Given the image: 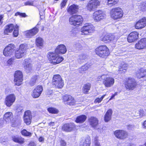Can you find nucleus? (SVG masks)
Instances as JSON below:
<instances>
[{"mask_svg": "<svg viewBox=\"0 0 146 146\" xmlns=\"http://www.w3.org/2000/svg\"><path fill=\"white\" fill-rule=\"evenodd\" d=\"M141 9L142 11H144L146 10V3H141L140 6Z\"/></svg>", "mask_w": 146, "mask_h": 146, "instance_id": "nucleus-47", "label": "nucleus"}, {"mask_svg": "<svg viewBox=\"0 0 146 146\" xmlns=\"http://www.w3.org/2000/svg\"><path fill=\"white\" fill-rule=\"evenodd\" d=\"M106 95H104L101 97L100 98H96L95 101V102L96 103H99L101 102L102 100H103L104 97Z\"/></svg>", "mask_w": 146, "mask_h": 146, "instance_id": "nucleus-48", "label": "nucleus"}, {"mask_svg": "<svg viewBox=\"0 0 146 146\" xmlns=\"http://www.w3.org/2000/svg\"><path fill=\"white\" fill-rule=\"evenodd\" d=\"M117 92H115L111 96V97L109 99V100H111L112 99H113L114 98L115 96L117 95Z\"/></svg>", "mask_w": 146, "mask_h": 146, "instance_id": "nucleus-60", "label": "nucleus"}, {"mask_svg": "<svg viewBox=\"0 0 146 146\" xmlns=\"http://www.w3.org/2000/svg\"><path fill=\"white\" fill-rule=\"evenodd\" d=\"M55 52H57L58 54H65L67 51L66 46L63 44H61L58 45L56 48Z\"/></svg>", "mask_w": 146, "mask_h": 146, "instance_id": "nucleus-24", "label": "nucleus"}, {"mask_svg": "<svg viewBox=\"0 0 146 146\" xmlns=\"http://www.w3.org/2000/svg\"><path fill=\"white\" fill-rule=\"evenodd\" d=\"M32 115L31 111L28 110L24 112L23 116L24 121L27 125H29L31 123Z\"/></svg>", "mask_w": 146, "mask_h": 146, "instance_id": "nucleus-14", "label": "nucleus"}, {"mask_svg": "<svg viewBox=\"0 0 146 146\" xmlns=\"http://www.w3.org/2000/svg\"><path fill=\"white\" fill-rule=\"evenodd\" d=\"M13 115L11 112H8L5 113L4 116V119L7 122L9 123L12 119Z\"/></svg>", "mask_w": 146, "mask_h": 146, "instance_id": "nucleus-31", "label": "nucleus"}, {"mask_svg": "<svg viewBox=\"0 0 146 146\" xmlns=\"http://www.w3.org/2000/svg\"><path fill=\"white\" fill-rule=\"evenodd\" d=\"M25 54L19 50L15 52V56L17 58H20L24 56Z\"/></svg>", "mask_w": 146, "mask_h": 146, "instance_id": "nucleus-38", "label": "nucleus"}, {"mask_svg": "<svg viewBox=\"0 0 146 146\" xmlns=\"http://www.w3.org/2000/svg\"><path fill=\"white\" fill-rule=\"evenodd\" d=\"M90 138L88 137L85 139H83L80 143V146H90Z\"/></svg>", "mask_w": 146, "mask_h": 146, "instance_id": "nucleus-32", "label": "nucleus"}, {"mask_svg": "<svg viewBox=\"0 0 146 146\" xmlns=\"http://www.w3.org/2000/svg\"><path fill=\"white\" fill-rule=\"evenodd\" d=\"M100 2L98 0H91L88 3L86 8L90 11H93L98 7Z\"/></svg>", "mask_w": 146, "mask_h": 146, "instance_id": "nucleus-8", "label": "nucleus"}, {"mask_svg": "<svg viewBox=\"0 0 146 146\" xmlns=\"http://www.w3.org/2000/svg\"><path fill=\"white\" fill-rule=\"evenodd\" d=\"M14 60V58H11L10 59H9V60H8L7 62V63L8 65H11L13 62Z\"/></svg>", "mask_w": 146, "mask_h": 146, "instance_id": "nucleus-55", "label": "nucleus"}, {"mask_svg": "<svg viewBox=\"0 0 146 146\" xmlns=\"http://www.w3.org/2000/svg\"><path fill=\"white\" fill-rule=\"evenodd\" d=\"M15 99L16 97L14 94H10L6 97L5 99V103L7 106L10 107L15 102Z\"/></svg>", "mask_w": 146, "mask_h": 146, "instance_id": "nucleus-15", "label": "nucleus"}, {"mask_svg": "<svg viewBox=\"0 0 146 146\" xmlns=\"http://www.w3.org/2000/svg\"><path fill=\"white\" fill-rule=\"evenodd\" d=\"M136 76L139 78L146 77V69L143 68L140 69L136 72Z\"/></svg>", "mask_w": 146, "mask_h": 146, "instance_id": "nucleus-25", "label": "nucleus"}, {"mask_svg": "<svg viewBox=\"0 0 146 146\" xmlns=\"http://www.w3.org/2000/svg\"><path fill=\"white\" fill-rule=\"evenodd\" d=\"M114 39V37L113 36L111 35H106L104 37H101L100 39L105 43H107L113 40Z\"/></svg>", "mask_w": 146, "mask_h": 146, "instance_id": "nucleus-26", "label": "nucleus"}, {"mask_svg": "<svg viewBox=\"0 0 146 146\" xmlns=\"http://www.w3.org/2000/svg\"><path fill=\"white\" fill-rule=\"evenodd\" d=\"M90 67V66L89 64H86L79 68V71L81 73H82L83 72L88 70Z\"/></svg>", "mask_w": 146, "mask_h": 146, "instance_id": "nucleus-39", "label": "nucleus"}, {"mask_svg": "<svg viewBox=\"0 0 146 146\" xmlns=\"http://www.w3.org/2000/svg\"><path fill=\"white\" fill-rule=\"evenodd\" d=\"M24 139L21 137H20L17 143H19L21 144H22L23 143H24Z\"/></svg>", "mask_w": 146, "mask_h": 146, "instance_id": "nucleus-57", "label": "nucleus"}, {"mask_svg": "<svg viewBox=\"0 0 146 146\" xmlns=\"http://www.w3.org/2000/svg\"><path fill=\"white\" fill-rule=\"evenodd\" d=\"M15 15L16 16L19 15L21 17H25L26 16V15L25 13H21L19 12H17L15 13Z\"/></svg>", "mask_w": 146, "mask_h": 146, "instance_id": "nucleus-50", "label": "nucleus"}, {"mask_svg": "<svg viewBox=\"0 0 146 146\" xmlns=\"http://www.w3.org/2000/svg\"><path fill=\"white\" fill-rule=\"evenodd\" d=\"M42 91V88L41 86H37L33 91L32 96L33 98L39 97Z\"/></svg>", "mask_w": 146, "mask_h": 146, "instance_id": "nucleus-20", "label": "nucleus"}, {"mask_svg": "<svg viewBox=\"0 0 146 146\" xmlns=\"http://www.w3.org/2000/svg\"><path fill=\"white\" fill-rule=\"evenodd\" d=\"M38 31V29L35 27L31 29L25 31V35L27 37L31 38L36 35Z\"/></svg>", "mask_w": 146, "mask_h": 146, "instance_id": "nucleus-17", "label": "nucleus"}, {"mask_svg": "<svg viewBox=\"0 0 146 146\" xmlns=\"http://www.w3.org/2000/svg\"><path fill=\"white\" fill-rule=\"evenodd\" d=\"M143 127L144 128H146V120L142 124Z\"/></svg>", "mask_w": 146, "mask_h": 146, "instance_id": "nucleus-63", "label": "nucleus"}, {"mask_svg": "<svg viewBox=\"0 0 146 146\" xmlns=\"http://www.w3.org/2000/svg\"><path fill=\"white\" fill-rule=\"evenodd\" d=\"M87 119V117L85 115H82L77 117L76 122L77 123H82L84 122Z\"/></svg>", "mask_w": 146, "mask_h": 146, "instance_id": "nucleus-36", "label": "nucleus"}, {"mask_svg": "<svg viewBox=\"0 0 146 146\" xmlns=\"http://www.w3.org/2000/svg\"><path fill=\"white\" fill-rule=\"evenodd\" d=\"M47 56L51 63L54 65L60 63L63 60V58L60 56L58 54L55 52V50L54 52H49Z\"/></svg>", "mask_w": 146, "mask_h": 146, "instance_id": "nucleus-1", "label": "nucleus"}, {"mask_svg": "<svg viewBox=\"0 0 146 146\" xmlns=\"http://www.w3.org/2000/svg\"><path fill=\"white\" fill-rule=\"evenodd\" d=\"M32 47V45H31L30 46L29 44H27L26 43L22 44L20 45L19 50L25 54V52L27 49Z\"/></svg>", "mask_w": 146, "mask_h": 146, "instance_id": "nucleus-29", "label": "nucleus"}, {"mask_svg": "<svg viewBox=\"0 0 146 146\" xmlns=\"http://www.w3.org/2000/svg\"><path fill=\"white\" fill-rule=\"evenodd\" d=\"M19 27L17 25L15 26L14 30L13 32V35L14 36L17 37L19 34Z\"/></svg>", "mask_w": 146, "mask_h": 146, "instance_id": "nucleus-43", "label": "nucleus"}, {"mask_svg": "<svg viewBox=\"0 0 146 146\" xmlns=\"http://www.w3.org/2000/svg\"><path fill=\"white\" fill-rule=\"evenodd\" d=\"M97 55L100 57L106 58L110 54L109 49L106 45H102L97 48L96 49Z\"/></svg>", "mask_w": 146, "mask_h": 146, "instance_id": "nucleus-2", "label": "nucleus"}, {"mask_svg": "<svg viewBox=\"0 0 146 146\" xmlns=\"http://www.w3.org/2000/svg\"><path fill=\"white\" fill-rule=\"evenodd\" d=\"M60 146H66V143L64 140H61L60 141Z\"/></svg>", "mask_w": 146, "mask_h": 146, "instance_id": "nucleus-59", "label": "nucleus"}, {"mask_svg": "<svg viewBox=\"0 0 146 146\" xmlns=\"http://www.w3.org/2000/svg\"><path fill=\"white\" fill-rule=\"evenodd\" d=\"M62 98L65 104L70 105H73L75 103V100L70 95H66L63 96Z\"/></svg>", "mask_w": 146, "mask_h": 146, "instance_id": "nucleus-16", "label": "nucleus"}, {"mask_svg": "<svg viewBox=\"0 0 146 146\" xmlns=\"http://www.w3.org/2000/svg\"><path fill=\"white\" fill-rule=\"evenodd\" d=\"M15 48V46L14 44H9L4 49L3 54L6 56H10L14 54Z\"/></svg>", "mask_w": 146, "mask_h": 146, "instance_id": "nucleus-7", "label": "nucleus"}, {"mask_svg": "<svg viewBox=\"0 0 146 146\" xmlns=\"http://www.w3.org/2000/svg\"><path fill=\"white\" fill-rule=\"evenodd\" d=\"M90 87L91 85L89 84H85L83 88V92L85 94H87L90 90Z\"/></svg>", "mask_w": 146, "mask_h": 146, "instance_id": "nucleus-40", "label": "nucleus"}, {"mask_svg": "<svg viewBox=\"0 0 146 146\" xmlns=\"http://www.w3.org/2000/svg\"><path fill=\"white\" fill-rule=\"evenodd\" d=\"M52 84L54 87L59 88H62L64 86L63 81L59 74L54 75L52 79Z\"/></svg>", "mask_w": 146, "mask_h": 146, "instance_id": "nucleus-6", "label": "nucleus"}, {"mask_svg": "<svg viewBox=\"0 0 146 146\" xmlns=\"http://www.w3.org/2000/svg\"><path fill=\"white\" fill-rule=\"evenodd\" d=\"M20 137L18 136H14L12 137L13 140L15 142L17 143Z\"/></svg>", "mask_w": 146, "mask_h": 146, "instance_id": "nucleus-56", "label": "nucleus"}, {"mask_svg": "<svg viewBox=\"0 0 146 146\" xmlns=\"http://www.w3.org/2000/svg\"><path fill=\"white\" fill-rule=\"evenodd\" d=\"M146 25V19L145 17L138 21L135 25V28L137 29H141Z\"/></svg>", "mask_w": 146, "mask_h": 146, "instance_id": "nucleus-18", "label": "nucleus"}, {"mask_svg": "<svg viewBox=\"0 0 146 146\" xmlns=\"http://www.w3.org/2000/svg\"><path fill=\"white\" fill-rule=\"evenodd\" d=\"M95 30V27L92 24L86 23L81 28L80 34L82 35H88L93 33Z\"/></svg>", "mask_w": 146, "mask_h": 146, "instance_id": "nucleus-3", "label": "nucleus"}, {"mask_svg": "<svg viewBox=\"0 0 146 146\" xmlns=\"http://www.w3.org/2000/svg\"><path fill=\"white\" fill-rule=\"evenodd\" d=\"M139 116L140 117H142L146 115V110L141 109L139 112Z\"/></svg>", "mask_w": 146, "mask_h": 146, "instance_id": "nucleus-45", "label": "nucleus"}, {"mask_svg": "<svg viewBox=\"0 0 146 146\" xmlns=\"http://www.w3.org/2000/svg\"><path fill=\"white\" fill-rule=\"evenodd\" d=\"M75 125L74 123L66 124L62 127V129L63 130L67 132H70L75 128Z\"/></svg>", "mask_w": 146, "mask_h": 146, "instance_id": "nucleus-21", "label": "nucleus"}, {"mask_svg": "<svg viewBox=\"0 0 146 146\" xmlns=\"http://www.w3.org/2000/svg\"><path fill=\"white\" fill-rule=\"evenodd\" d=\"M67 2V0H63L61 4V8L64 7Z\"/></svg>", "mask_w": 146, "mask_h": 146, "instance_id": "nucleus-58", "label": "nucleus"}, {"mask_svg": "<svg viewBox=\"0 0 146 146\" xmlns=\"http://www.w3.org/2000/svg\"><path fill=\"white\" fill-rule=\"evenodd\" d=\"M40 79V77L38 76H33L29 82L30 85L31 86H34L37 82H38Z\"/></svg>", "mask_w": 146, "mask_h": 146, "instance_id": "nucleus-35", "label": "nucleus"}, {"mask_svg": "<svg viewBox=\"0 0 146 146\" xmlns=\"http://www.w3.org/2000/svg\"><path fill=\"white\" fill-rule=\"evenodd\" d=\"M78 6L74 4L70 6L68 9V11L70 14H73L76 13L78 9Z\"/></svg>", "mask_w": 146, "mask_h": 146, "instance_id": "nucleus-28", "label": "nucleus"}, {"mask_svg": "<svg viewBox=\"0 0 146 146\" xmlns=\"http://www.w3.org/2000/svg\"><path fill=\"white\" fill-rule=\"evenodd\" d=\"M114 134L117 138L121 139L126 138L128 136L127 133L122 130H116L114 132Z\"/></svg>", "mask_w": 146, "mask_h": 146, "instance_id": "nucleus-13", "label": "nucleus"}, {"mask_svg": "<svg viewBox=\"0 0 146 146\" xmlns=\"http://www.w3.org/2000/svg\"><path fill=\"white\" fill-rule=\"evenodd\" d=\"M23 74L22 72L20 71H17L14 74V82L15 85L20 86L23 80Z\"/></svg>", "mask_w": 146, "mask_h": 146, "instance_id": "nucleus-10", "label": "nucleus"}, {"mask_svg": "<svg viewBox=\"0 0 146 146\" xmlns=\"http://www.w3.org/2000/svg\"><path fill=\"white\" fill-rule=\"evenodd\" d=\"M115 82V80L111 77H108L106 75L103 83L105 86L107 88H110L112 86Z\"/></svg>", "mask_w": 146, "mask_h": 146, "instance_id": "nucleus-12", "label": "nucleus"}, {"mask_svg": "<svg viewBox=\"0 0 146 146\" xmlns=\"http://www.w3.org/2000/svg\"><path fill=\"white\" fill-rule=\"evenodd\" d=\"M90 125L93 127H95L98 124V120L96 117L92 116L89 119Z\"/></svg>", "mask_w": 146, "mask_h": 146, "instance_id": "nucleus-27", "label": "nucleus"}, {"mask_svg": "<svg viewBox=\"0 0 146 146\" xmlns=\"http://www.w3.org/2000/svg\"><path fill=\"white\" fill-rule=\"evenodd\" d=\"M110 13L111 17L114 19H120L123 15V11L119 7L112 9L110 11Z\"/></svg>", "mask_w": 146, "mask_h": 146, "instance_id": "nucleus-4", "label": "nucleus"}, {"mask_svg": "<svg viewBox=\"0 0 146 146\" xmlns=\"http://www.w3.org/2000/svg\"><path fill=\"white\" fill-rule=\"evenodd\" d=\"M75 47L76 49L80 50L82 48V46L80 43H77L75 45Z\"/></svg>", "mask_w": 146, "mask_h": 146, "instance_id": "nucleus-53", "label": "nucleus"}, {"mask_svg": "<svg viewBox=\"0 0 146 146\" xmlns=\"http://www.w3.org/2000/svg\"><path fill=\"white\" fill-rule=\"evenodd\" d=\"M47 110L50 113L53 114H56L58 112V110L55 108H49L47 109Z\"/></svg>", "mask_w": 146, "mask_h": 146, "instance_id": "nucleus-41", "label": "nucleus"}, {"mask_svg": "<svg viewBox=\"0 0 146 146\" xmlns=\"http://www.w3.org/2000/svg\"><path fill=\"white\" fill-rule=\"evenodd\" d=\"M38 141L40 142H42V143L44 142V138L42 137H40L38 139Z\"/></svg>", "mask_w": 146, "mask_h": 146, "instance_id": "nucleus-61", "label": "nucleus"}, {"mask_svg": "<svg viewBox=\"0 0 146 146\" xmlns=\"http://www.w3.org/2000/svg\"><path fill=\"white\" fill-rule=\"evenodd\" d=\"M28 146H36V145L33 142H31L28 145Z\"/></svg>", "mask_w": 146, "mask_h": 146, "instance_id": "nucleus-62", "label": "nucleus"}, {"mask_svg": "<svg viewBox=\"0 0 146 146\" xmlns=\"http://www.w3.org/2000/svg\"><path fill=\"white\" fill-rule=\"evenodd\" d=\"M127 69V65L126 64H123L119 67V71H121V72H125L126 71Z\"/></svg>", "mask_w": 146, "mask_h": 146, "instance_id": "nucleus-42", "label": "nucleus"}, {"mask_svg": "<svg viewBox=\"0 0 146 146\" xmlns=\"http://www.w3.org/2000/svg\"><path fill=\"white\" fill-rule=\"evenodd\" d=\"M36 45L38 47H42L43 44V41L42 38L40 37H38L36 39Z\"/></svg>", "mask_w": 146, "mask_h": 146, "instance_id": "nucleus-37", "label": "nucleus"}, {"mask_svg": "<svg viewBox=\"0 0 146 146\" xmlns=\"http://www.w3.org/2000/svg\"><path fill=\"white\" fill-rule=\"evenodd\" d=\"M22 135L26 136H31L32 135L31 133L27 131L26 129H24L21 131Z\"/></svg>", "mask_w": 146, "mask_h": 146, "instance_id": "nucleus-44", "label": "nucleus"}, {"mask_svg": "<svg viewBox=\"0 0 146 146\" xmlns=\"http://www.w3.org/2000/svg\"><path fill=\"white\" fill-rule=\"evenodd\" d=\"M78 31L77 28H75L73 29L72 30L70 31V33L73 34V35H76L78 33Z\"/></svg>", "mask_w": 146, "mask_h": 146, "instance_id": "nucleus-54", "label": "nucleus"}, {"mask_svg": "<svg viewBox=\"0 0 146 146\" xmlns=\"http://www.w3.org/2000/svg\"><path fill=\"white\" fill-rule=\"evenodd\" d=\"M33 1H27L25 3V5H30V6H34V3H33Z\"/></svg>", "mask_w": 146, "mask_h": 146, "instance_id": "nucleus-51", "label": "nucleus"}, {"mask_svg": "<svg viewBox=\"0 0 146 146\" xmlns=\"http://www.w3.org/2000/svg\"><path fill=\"white\" fill-rule=\"evenodd\" d=\"M112 112V110L110 109H109L107 111L104 117V120L106 122H107L111 119Z\"/></svg>", "mask_w": 146, "mask_h": 146, "instance_id": "nucleus-34", "label": "nucleus"}, {"mask_svg": "<svg viewBox=\"0 0 146 146\" xmlns=\"http://www.w3.org/2000/svg\"><path fill=\"white\" fill-rule=\"evenodd\" d=\"M136 83L135 80L131 78H129L125 81V86L127 89L133 90L135 87Z\"/></svg>", "mask_w": 146, "mask_h": 146, "instance_id": "nucleus-9", "label": "nucleus"}, {"mask_svg": "<svg viewBox=\"0 0 146 146\" xmlns=\"http://www.w3.org/2000/svg\"><path fill=\"white\" fill-rule=\"evenodd\" d=\"M106 75L102 74L101 75L98 76L96 79L97 81H101L102 80H104Z\"/></svg>", "mask_w": 146, "mask_h": 146, "instance_id": "nucleus-46", "label": "nucleus"}, {"mask_svg": "<svg viewBox=\"0 0 146 146\" xmlns=\"http://www.w3.org/2000/svg\"><path fill=\"white\" fill-rule=\"evenodd\" d=\"M135 48L138 49H141L144 48L146 46V39L142 38L135 45Z\"/></svg>", "mask_w": 146, "mask_h": 146, "instance_id": "nucleus-22", "label": "nucleus"}, {"mask_svg": "<svg viewBox=\"0 0 146 146\" xmlns=\"http://www.w3.org/2000/svg\"><path fill=\"white\" fill-rule=\"evenodd\" d=\"M118 2V0H108L109 4L115 5Z\"/></svg>", "mask_w": 146, "mask_h": 146, "instance_id": "nucleus-49", "label": "nucleus"}, {"mask_svg": "<svg viewBox=\"0 0 146 146\" xmlns=\"http://www.w3.org/2000/svg\"><path fill=\"white\" fill-rule=\"evenodd\" d=\"M14 26L13 24H11L6 26L4 31L5 35H8V33L11 32L14 29Z\"/></svg>", "mask_w": 146, "mask_h": 146, "instance_id": "nucleus-30", "label": "nucleus"}, {"mask_svg": "<svg viewBox=\"0 0 146 146\" xmlns=\"http://www.w3.org/2000/svg\"><path fill=\"white\" fill-rule=\"evenodd\" d=\"M87 58L86 56L84 54L79 55L76 61L77 63L81 64L84 62Z\"/></svg>", "mask_w": 146, "mask_h": 146, "instance_id": "nucleus-33", "label": "nucleus"}, {"mask_svg": "<svg viewBox=\"0 0 146 146\" xmlns=\"http://www.w3.org/2000/svg\"><path fill=\"white\" fill-rule=\"evenodd\" d=\"M139 33L136 32H133L129 35L127 39L129 42H132L138 39Z\"/></svg>", "mask_w": 146, "mask_h": 146, "instance_id": "nucleus-19", "label": "nucleus"}, {"mask_svg": "<svg viewBox=\"0 0 146 146\" xmlns=\"http://www.w3.org/2000/svg\"><path fill=\"white\" fill-rule=\"evenodd\" d=\"M93 18L96 21H98L104 19L106 17L105 14L101 10L95 11L93 13Z\"/></svg>", "mask_w": 146, "mask_h": 146, "instance_id": "nucleus-11", "label": "nucleus"}, {"mask_svg": "<svg viewBox=\"0 0 146 146\" xmlns=\"http://www.w3.org/2000/svg\"><path fill=\"white\" fill-rule=\"evenodd\" d=\"M83 21L82 17L80 15H74L69 19V22L70 24L78 27L81 25Z\"/></svg>", "mask_w": 146, "mask_h": 146, "instance_id": "nucleus-5", "label": "nucleus"}, {"mask_svg": "<svg viewBox=\"0 0 146 146\" xmlns=\"http://www.w3.org/2000/svg\"><path fill=\"white\" fill-rule=\"evenodd\" d=\"M3 18V17L2 15H0V23L2 24L3 23V22L1 21Z\"/></svg>", "mask_w": 146, "mask_h": 146, "instance_id": "nucleus-64", "label": "nucleus"}, {"mask_svg": "<svg viewBox=\"0 0 146 146\" xmlns=\"http://www.w3.org/2000/svg\"><path fill=\"white\" fill-rule=\"evenodd\" d=\"M98 138L97 137L94 138V146H100V143L98 141Z\"/></svg>", "mask_w": 146, "mask_h": 146, "instance_id": "nucleus-52", "label": "nucleus"}, {"mask_svg": "<svg viewBox=\"0 0 146 146\" xmlns=\"http://www.w3.org/2000/svg\"><path fill=\"white\" fill-rule=\"evenodd\" d=\"M24 66L26 72L27 73L30 72L32 69V66L30 59H26L25 60Z\"/></svg>", "mask_w": 146, "mask_h": 146, "instance_id": "nucleus-23", "label": "nucleus"}]
</instances>
